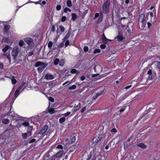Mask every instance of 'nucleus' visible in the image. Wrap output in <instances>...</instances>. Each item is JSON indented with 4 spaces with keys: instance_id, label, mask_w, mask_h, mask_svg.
Masks as SVG:
<instances>
[{
    "instance_id": "obj_1",
    "label": "nucleus",
    "mask_w": 160,
    "mask_h": 160,
    "mask_svg": "<svg viewBox=\"0 0 160 160\" xmlns=\"http://www.w3.org/2000/svg\"><path fill=\"white\" fill-rule=\"evenodd\" d=\"M19 52V47L16 46L13 48L11 53L14 62L16 63H19L22 61V59L20 56L17 57Z\"/></svg>"
},
{
    "instance_id": "obj_2",
    "label": "nucleus",
    "mask_w": 160,
    "mask_h": 160,
    "mask_svg": "<svg viewBox=\"0 0 160 160\" xmlns=\"http://www.w3.org/2000/svg\"><path fill=\"white\" fill-rule=\"evenodd\" d=\"M47 65V64L44 62L38 61L36 62L35 64V67H38V70L39 73H41Z\"/></svg>"
},
{
    "instance_id": "obj_3",
    "label": "nucleus",
    "mask_w": 160,
    "mask_h": 160,
    "mask_svg": "<svg viewBox=\"0 0 160 160\" xmlns=\"http://www.w3.org/2000/svg\"><path fill=\"white\" fill-rule=\"evenodd\" d=\"M110 4V0H107L105 2H104L102 7V11L101 12L102 14H106L108 12L109 10Z\"/></svg>"
},
{
    "instance_id": "obj_4",
    "label": "nucleus",
    "mask_w": 160,
    "mask_h": 160,
    "mask_svg": "<svg viewBox=\"0 0 160 160\" xmlns=\"http://www.w3.org/2000/svg\"><path fill=\"white\" fill-rule=\"evenodd\" d=\"M64 151L63 150H61L58 152L55 155H53L52 157V159L54 160H58V159L61 158L63 154Z\"/></svg>"
},
{
    "instance_id": "obj_5",
    "label": "nucleus",
    "mask_w": 160,
    "mask_h": 160,
    "mask_svg": "<svg viewBox=\"0 0 160 160\" xmlns=\"http://www.w3.org/2000/svg\"><path fill=\"white\" fill-rule=\"evenodd\" d=\"M25 42L30 47H32L34 46L33 40L30 38H26L24 39Z\"/></svg>"
},
{
    "instance_id": "obj_6",
    "label": "nucleus",
    "mask_w": 160,
    "mask_h": 160,
    "mask_svg": "<svg viewBox=\"0 0 160 160\" xmlns=\"http://www.w3.org/2000/svg\"><path fill=\"white\" fill-rule=\"evenodd\" d=\"M125 39L122 36V33L120 31H119L118 35L115 38V39L118 41H121Z\"/></svg>"
},
{
    "instance_id": "obj_7",
    "label": "nucleus",
    "mask_w": 160,
    "mask_h": 160,
    "mask_svg": "<svg viewBox=\"0 0 160 160\" xmlns=\"http://www.w3.org/2000/svg\"><path fill=\"white\" fill-rule=\"evenodd\" d=\"M48 128V126L47 125H45L43 126L42 129L40 130L38 134H40L43 135L47 131Z\"/></svg>"
},
{
    "instance_id": "obj_8",
    "label": "nucleus",
    "mask_w": 160,
    "mask_h": 160,
    "mask_svg": "<svg viewBox=\"0 0 160 160\" xmlns=\"http://www.w3.org/2000/svg\"><path fill=\"white\" fill-rule=\"evenodd\" d=\"M147 74H148V79H149L152 80L154 78V76L152 74V71L151 70H149Z\"/></svg>"
},
{
    "instance_id": "obj_9",
    "label": "nucleus",
    "mask_w": 160,
    "mask_h": 160,
    "mask_svg": "<svg viewBox=\"0 0 160 160\" xmlns=\"http://www.w3.org/2000/svg\"><path fill=\"white\" fill-rule=\"evenodd\" d=\"M101 137L99 135L98 136H95L92 139V142L93 143L98 142L100 139Z\"/></svg>"
},
{
    "instance_id": "obj_10",
    "label": "nucleus",
    "mask_w": 160,
    "mask_h": 160,
    "mask_svg": "<svg viewBox=\"0 0 160 160\" xmlns=\"http://www.w3.org/2000/svg\"><path fill=\"white\" fill-rule=\"evenodd\" d=\"M45 77L47 80L52 79L54 78L53 76L49 74H47L45 75Z\"/></svg>"
},
{
    "instance_id": "obj_11",
    "label": "nucleus",
    "mask_w": 160,
    "mask_h": 160,
    "mask_svg": "<svg viewBox=\"0 0 160 160\" xmlns=\"http://www.w3.org/2000/svg\"><path fill=\"white\" fill-rule=\"evenodd\" d=\"M33 129V126H30L28 127L27 130L28 133L29 134L28 136H30L31 135V132Z\"/></svg>"
},
{
    "instance_id": "obj_12",
    "label": "nucleus",
    "mask_w": 160,
    "mask_h": 160,
    "mask_svg": "<svg viewBox=\"0 0 160 160\" xmlns=\"http://www.w3.org/2000/svg\"><path fill=\"white\" fill-rule=\"evenodd\" d=\"M88 10H85V9H82L81 11H80L79 12L82 16L84 17L85 15L87 13Z\"/></svg>"
},
{
    "instance_id": "obj_13",
    "label": "nucleus",
    "mask_w": 160,
    "mask_h": 160,
    "mask_svg": "<svg viewBox=\"0 0 160 160\" xmlns=\"http://www.w3.org/2000/svg\"><path fill=\"white\" fill-rule=\"evenodd\" d=\"M50 156L48 153H46L44 157V160H54L52 159V157L50 158Z\"/></svg>"
},
{
    "instance_id": "obj_14",
    "label": "nucleus",
    "mask_w": 160,
    "mask_h": 160,
    "mask_svg": "<svg viewBox=\"0 0 160 160\" xmlns=\"http://www.w3.org/2000/svg\"><path fill=\"white\" fill-rule=\"evenodd\" d=\"M145 18V15L144 13H142L140 14L139 17L138 21V23H139V22L141 21L142 20H143Z\"/></svg>"
},
{
    "instance_id": "obj_15",
    "label": "nucleus",
    "mask_w": 160,
    "mask_h": 160,
    "mask_svg": "<svg viewBox=\"0 0 160 160\" xmlns=\"http://www.w3.org/2000/svg\"><path fill=\"white\" fill-rule=\"evenodd\" d=\"M137 146L143 148H147V146L144 143H142L138 144Z\"/></svg>"
},
{
    "instance_id": "obj_16",
    "label": "nucleus",
    "mask_w": 160,
    "mask_h": 160,
    "mask_svg": "<svg viewBox=\"0 0 160 160\" xmlns=\"http://www.w3.org/2000/svg\"><path fill=\"white\" fill-rule=\"evenodd\" d=\"M102 41L105 44L108 43V41H111L110 40L107 39L106 37L102 38Z\"/></svg>"
},
{
    "instance_id": "obj_17",
    "label": "nucleus",
    "mask_w": 160,
    "mask_h": 160,
    "mask_svg": "<svg viewBox=\"0 0 160 160\" xmlns=\"http://www.w3.org/2000/svg\"><path fill=\"white\" fill-rule=\"evenodd\" d=\"M9 29V26L5 25L3 31L4 32H7Z\"/></svg>"
},
{
    "instance_id": "obj_18",
    "label": "nucleus",
    "mask_w": 160,
    "mask_h": 160,
    "mask_svg": "<svg viewBox=\"0 0 160 160\" xmlns=\"http://www.w3.org/2000/svg\"><path fill=\"white\" fill-rule=\"evenodd\" d=\"M2 41L3 42L6 43H9L10 42V40L9 38L5 37L2 39Z\"/></svg>"
},
{
    "instance_id": "obj_19",
    "label": "nucleus",
    "mask_w": 160,
    "mask_h": 160,
    "mask_svg": "<svg viewBox=\"0 0 160 160\" xmlns=\"http://www.w3.org/2000/svg\"><path fill=\"white\" fill-rule=\"evenodd\" d=\"M71 34V32L68 31L66 35L65 36L64 38L63 39V40L65 41L67 40Z\"/></svg>"
},
{
    "instance_id": "obj_20",
    "label": "nucleus",
    "mask_w": 160,
    "mask_h": 160,
    "mask_svg": "<svg viewBox=\"0 0 160 160\" xmlns=\"http://www.w3.org/2000/svg\"><path fill=\"white\" fill-rule=\"evenodd\" d=\"M10 47L8 45H6L5 47L2 49V50L3 52L5 53L9 49Z\"/></svg>"
},
{
    "instance_id": "obj_21",
    "label": "nucleus",
    "mask_w": 160,
    "mask_h": 160,
    "mask_svg": "<svg viewBox=\"0 0 160 160\" xmlns=\"http://www.w3.org/2000/svg\"><path fill=\"white\" fill-rule=\"evenodd\" d=\"M149 110V112L151 114H153V113L155 112V109L154 108L150 107L148 109Z\"/></svg>"
},
{
    "instance_id": "obj_22",
    "label": "nucleus",
    "mask_w": 160,
    "mask_h": 160,
    "mask_svg": "<svg viewBox=\"0 0 160 160\" xmlns=\"http://www.w3.org/2000/svg\"><path fill=\"white\" fill-rule=\"evenodd\" d=\"M72 19L73 21H75L76 19L77 18V15L75 13H72Z\"/></svg>"
},
{
    "instance_id": "obj_23",
    "label": "nucleus",
    "mask_w": 160,
    "mask_h": 160,
    "mask_svg": "<svg viewBox=\"0 0 160 160\" xmlns=\"http://www.w3.org/2000/svg\"><path fill=\"white\" fill-rule=\"evenodd\" d=\"M65 59H62L61 61H59V65L60 66H62L64 65L65 63Z\"/></svg>"
},
{
    "instance_id": "obj_24",
    "label": "nucleus",
    "mask_w": 160,
    "mask_h": 160,
    "mask_svg": "<svg viewBox=\"0 0 160 160\" xmlns=\"http://www.w3.org/2000/svg\"><path fill=\"white\" fill-rule=\"evenodd\" d=\"M9 122V119L7 118H4L2 120V122L4 124H7Z\"/></svg>"
},
{
    "instance_id": "obj_25",
    "label": "nucleus",
    "mask_w": 160,
    "mask_h": 160,
    "mask_svg": "<svg viewBox=\"0 0 160 160\" xmlns=\"http://www.w3.org/2000/svg\"><path fill=\"white\" fill-rule=\"evenodd\" d=\"M66 120L65 117H62L60 118L59 119V122L60 123H62Z\"/></svg>"
},
{
    "instance_id": "obj_26",
    "label": "nucleus",
    "mask_w": 160,
    "mask_h": 160,
    "mask_svg": "<svg viewBox=\"0 0 160 160\" xmlns=\"http://www.w3.org/2000/svg\"><path fill=\"white\" fill-rule=\"evenodd\" d=\"M67 5L69 7H71L72 6V2L70 0H68L67 1Z\"/></svg>"
},
{
    "instance_id": "obj_27",
    "label": "nucleus",
    "mask_w": 160,
    "mask_h": 160,
    "mask_svg": "<svg viewBox=\"0 0 160 160\" xmlns=\"http://www.w3.org/2000/svg\"><path fill=\"white\" fill-rule=\"evenodd\" d=\"M20 91V90H19V89L18 88L16 91L15 93H14V96L16 98L19 95V92Z\"/></svg>"
},
{
    "instance_id": "obj_28",
    "label": "nucleus",
    "mask_w": 160,
    "mask_h": 160,
    "mask_svg": "<svg viewBox=\"0 0 160 160\" xmlns=\"http://www.w3.org/2000/svg\"><path fill=\"white\" fill-rule=\"evenodd\" d=\"M59 62V59L58 58H56L54 60V64L55 65H57Z\"/></svg>"
},
{
    "instance_id": "obj_29",
    "label": "nucleus",
    "mask_w": 160,
    "mask_h": 160,
    "mask_svg": "<svg viewBox=\"0 0 160 160\" xmlns=\"http://www.w3.org/2000/svg\"><path fill=\"white\" fill-rule=\"evenodd\" d=\"M81 105V103L79 102L78 105H76V104L75 105L74 108H76V109L78 110L80 108Z\"/></svg>"
},
{
    "instance_id": "obj_30",
    "label": "nucleus",
    "mask_w": 160,
    "mask_h": 160,
    "mask_svg": "<svg viewBox=\"0 0 160 160\" xmlns=\"http://www.w3.org/2000/svg\"><path fill=\"white\" fill-rule=\"evenodd\" d=\"M12 82L13 84H14L17 83V81L14 76L12 78Z\"/></svg>"
},
{
    "instance_id": "obj_31",
    "label": "nucleus",
    "mask_w": 160,
    "mask_h": 160,
    "mask_svg": "<svg viewBox=\"0 0 160 160\" xmlns=\"http://www.w3.org/2000/svg\"><path fill=\"white\" fill-rule=\"evenodd\" d=\"M59 28L62 32H63L64 31L65 29L63 26L60 25L59 26Z\"/></svg>"
},
{
    "instance_id": "obj_32",
    "label": "nucleus",
    "mask_w": 160,
    "mask_h": 160,
    "mask_svg": "<svg viewBox=\"0 0 160 160\" xmlns=\"http://www.w3.org/2000/svg\"><path fill=\"white\" fill-rule=\"evenodd\" d=\"M28 135H29V134L28 133H23L22 134V136L23 138H24V139L26 138H27V137Z\"/></svg>"
},
{
    "instance_id": "obj_33",
    "label": "nucleus",
    "mask_w": 160,
    "mask_h": 160,
    "mask_svg": "<svg viewBox=\"0 0 160 160\" xmlns=\"http://www.w3.org/2000/svg\"><path fill=\"white\" fill-rule=\"evenodd\" d=\"M48 112L51 114L54 113L55 112L54 111V109L53 108L49 109L48 110Z\"/></svg>"
},
{
    "instance_id": "obj_34",
    "label": "nucleus",
    "mask_w": 160,
    "mask_h": 160,
    "mask_svg": "<svg viewBox=\"0 0 160 160\" xmlns=\"http://www.w3.org/2000/svg\"><path fill=\"white\" fill-rule=\"evenodd\" d=\"M4 56H6L7 57V58L9 59V62H11V57L10 55V54H8V55L7 54V53H6L4 54Z\"/></svg>"
},
{
    "instance_id": "obj_35",
    "label": "nucleus",
    "mask_w": 160,
    "mask_h": 160,
    "mask_svg": "<svg viewBox=\"0 0 160 160\" xmlns=\"http://www.w3.org/2000/svg\"><path fill=\"white\" fill-rule=\"evenodd\" d=\"M127 106H124L122 108H121L120 110H119V112H120V114H121L122 112H123L125 110V109H126V108Z\"/></svg>"
},
{
    "instance_id": "obj_36",
    "label": "nucleus",
    "mask_w": 160,
    "mask_h": 160,
    "mask_svg": "<svg viewBox=\"0 0 160 160\" xmlns=\"http://www.w3.org/2000/svg\"><path fill=\"white\" fill-rule=\"evenodd\" d=\"M76 86L75 85H73L69 87L68 89L69 90L74 89H76Z\"/></svg>"
},
{
    "instance_id": "obj_37",
    "label": "nucleus",
    "mask_w": 160,
    "mask_h": 160,
    "mask_svg": "<svg viewBox=\"0 0 160 160\" xmlns=\"http://www.w3.org/2000/svg\"><path fill=\"white\" fill-rule=\"evenodd\" d=\"M101 52V50L99 49H96L94 51L93 53L96 54L97 53H100Z\"/></svg>"
},
{
    "instance_id": "obj_38",
    "label": "nucleus",
    "mask_w": 160,
    "mask_h": 160,
    "mask_svg": "<svg viewBox=\"0 0 160 160\" xmlns=\"http://www.w3.org/2000/svg\"><path fill=\"white\" fill-rule=\"evenodd\" d=\"M68 11L69 12H71V10L70 9L67 7L65 8L64 10V12L66 13Z\"/></svg>"
},
{
    "instance_id": "obj_39",
    "label": "nucleus",
    "mask_w": 160,
    "mask_h": 160,
    "mask_svg": "<svg viewBox=\"0 0 160 160\" xmlns=\"http://www.w3.org/2000/svg\"><path fill=\"white\" fill-rule=\"evenodd\" d=\"M52 42L50 41L48 42V47L50 49L52 47Z\"/></svg>"
},
{
    "instance_id": "obj_40",
    "label": "nucleus",
    "mask_w": 160,
    "mask_h": 160,
    "mask_svg": "<svg viewBox=\"0 0 160 160\" xmlns=\"http://www.w3.org/2000/svg\"><path fill=\"white\" fill-rule=\"evenodd\" d=\"M22 125L26 127L29 126V123L28 122H24L22 123Z\"/></svg>"
},
{
    "instance_id": "obj_41",
    "label": "nucleus",
    "mask_w": 160,
    "mask_h": 160,
    "mask_svg": "<svg viewBox=\"0 0 160 160\" xmlns=\"http://www.w3.org/2000/svg\"><path fill=\"white\" fill-rule=\"evenodd\" d=\"M103 91H101L97 93L96 94V95L98 97H99V96L101 95L103 93Z\"/></svg>"
},
{
    "instance_id": "obj_42",
    "label": "nucleus",
    "mask_w": 160,
    "mask_h": 160,
    "mask_svg": "<svg viewBox=\"0 0 160 160\" xmlns=\"http://www.w3.org/2000/svg\"><path fill=\"white\" fill-rule=\"evenodd\" d=\"M157 62V68L158 69V71L160 70V62Z\"/></svg>"
},
{
    "instance_id": "obj_43",
    "label": "nucleus",
    "mask_w": 160,
    "mask_h": 160,
    "mask_svg": "<svg viewBox=\"0 0 160 160\" xmlns=\"http://www.w3.org/2000/svg\"><path fill=\"white\" fill-rule=\"evenodd\" d=\"M70 72L72 73H77V70L75 69H73L71 70Z\"/></svg>"
},
{
    "instance_id": "obj_44",
    "label": "nucleus",
    "mask_w": 160,
    "mask_h": 160,
    "mask_svg": "<svg viewBox=\"0 0 160 160\" xmlns=\"http://www.w3.org/2000/svg\"><path fill=\"white\" fill-rule=\"evenodd\" d=\"M25 84V82H23L21 84V85L19 86V87L18 88L19 90H20V89L22 88L23 86Z\"/></svg>"
},
{
    "instance_id": "obj_45",
    "label": "nucleus",
    "mask_w": 160,
    "mask_h": 160,
    "mask_svg": "<svg viewBox=\"0 0 160 160\" xmlns=\"http://www.w3.org/2000/svg\"><path fill=\"white\" fill-rule=\"evenodd\" d=\"M65 41L63 40V41L58 46L59 48H62L64 46V42Z\"/></svg>"
},
{
    "instance_id": "obj_46",
    "label": "nucleus",
    "mask_w": 160,
    "mask_h": 160,
    "mask_svg": "<svg viewBox=\"0 0 160 160\" xmlns=\"http://www.w3.org/2000/svg\"><path fill=\"white\" fill-rule=\"evenodd\" d=\"M24 42L22 40H20L19 43V45L20 46H22L24 44Z\"/></svg>"
},
{
    "instance_id": "obj_47",
    "label": "nucleus",
    "mask_w": 160,
    "mask_h": 160,
    "mask_svg": "<svg viewBox=\"0 0 160 160\" xmlns=\"http://www.w3.org/2000/svg\"><path fill=\"white\" fill-rule=\"evenodd\" d=\"M71 114V112H68L67 113H64L63 115L65 117H67Z\"/></svg>"
},
{
    "instance_id": "obj_48",
    "label": "nucleus",
    "mask_w": 160,
    "mask_h": 160,
    "mask_svg": "<svg viewBox=\"0 0 160 160\" xmlns=\"http://www.w3.org/2000/svg\"><path fill=\"white\" fill-rule=\"evenodd\" d=\"M76 140V137L75 136H74L72 137L71 139V141L72 142V143L74 142Z\"/></svg>"
},
{
    "instance_id": "obj_49",
    "label": "nucleus",
    "mask_w": 160,
    "mask_h": 160,
    "mask_svg": "<svg viewBox=\"0 0 160 160\" xmlns=\"http://www.w3.org/2000/svg\"><path fill=\"white\" fill-rule=\"evenodd\" d=\"M111 132L112 133H115L117 132V130L115 128H113L111 130Z\"/></svg>"
},
{
    "instance_id": "obj_50",
    "label": "nucleus",
    "mask_w": 160,
    "mask_h": 160,
    "mask_svg": "<svg viewBox=\"0 0 160 160\" xmlns=\"http://www.w3.org/2000/svg\"><path fill=\"white\" fill-rule=\"evenodd\" d=\"M86 106L83 107L81 110V113H83L86 110Z\"/></svg>"
},
{
    "instance_id": "obj_51",
    "label": "nucleus",
    "mask_w": 160,
    "mask_h": 160,
    "mask_svg": "<svg viewBox=\"0 0 160 160\" xmlns=\"http://www.w3.org/2000/svg\"><path fill=\"white\" fill-rule=\"evenodd\" d=\"M70 43V42L69 40H67L66 41L65 43V47H67L68 46Z\"/></svg>"
},
{
    "instance_id": "obj_52",
    "label": "nucleus",
    "mask_w": 160,
    "mask_h": 160,
    "mask_svg": "<svg viewBox=\"0 0 160 160\" xmlns=\"http://www.w3.org/2000/svg\"><path fill=\"white\" fill-rule=\"evenodd\" d=\"M88 50V47L85 46L83 48V50L84 52H87Z\"/></svg>"
},
{
    "instance_id": "obj_53",
    "label": "nucleus",
    "mask_w": 160,
    "mask_h": 160,
    "mask_svg": "<svg viewBox=\"0 0 160 160\" xmlns=\"http://www.w3.org/2000/svg\"><path fill=\"white\" fill-rule=\"evenodd\" d=\"M61 6L60 5H58L56 7V9L57 10L59 11L61 9Z\"/></svg>"
},
{
    "instance_id": "obj_54",
    "label": "nucleus",
    "mask_w": 160,
    "mask_h": 160,
    "mask_svg": "<svg viewBox=\"0 0 160 160\" xmlns=\"http://www.w3.org/2000/svg\"><path fill=\"white\" fill-rule=\"evenodd\" d=\"M100 48L102 49H104L105 48L106 46L105 44H101L100 45Z\"/></svg>"
},
{
    "instance_id": "obj_55",
    "label": "nucleus",
    "mask_w": 160,
    "mask_h": 160,
    "mask_svg": "<svg viewBox=\"0 0 160 160\" xmlns=\"http://www.w3.org/2000/svg\"><path fill=\"white\" fill-rule=\"evenodd\" d=\"M147 25H148V29H149L150 27L152 26V24L150 22H148L147 23Z\"/></svg>"
},
{
    "instance_id": "obj_56",
    "label": "nucleus",
    "mask_w": 160,
    "mask_h": 160,
    "mask_svg": "<svg viewBox=\"0 0 160 160\" xmlns=\"http://www.w3.org/2000/svg\"><path fill=\"white\" fill-rule=\"evenodd\" d=\"M66 19V17L65 16H63L61 19V21L62 22H64Z\"/></svg>"
},
{
    "instance_id": "obj_57",
    "label": "nucleus",
    "mask_w": 160,
    "mask_h": 160,
    "mask_svg": "<svg viewBox=\"0 0 160 160\" xmlns=\"http://www.w3.org/2000/svg\"><path fill=\"white\" fill-rule=\"evenodd\" d=\"M56 148L62 149L63 148V147L62 146V145L59 144L58 145V146L56 147Z\"/></svg>"
},
{
    "instance_id": "obj_58",
    "label": "nucleus",
    "mask_w": 160,
    "mask_h": 160,
    "mask_svg": "<svg viewBox=\"0 0 160 160\" xmlns=\"http://www.w3.org/2000/svg\"><path fill=\"white\" fill-rule=\"evenodd\" d=\"M48 99L52 102H53L54 101V99L51 97H49L48 98Z\"/></svg>"
},
{
    "instance_id": "obj_59",
    "label": "nucleus",
    "mask_w": 160,
    "mask_h": 160,
    "mask_svg": "<svg viewBox=\"0 0 160 160\" xmlns=\"http://www.w3.org/2000/svg\"><path fill=\"white\" fill-rule=\"evenodd\" d=\"M51 31L52 32H54L55 31V26H54V25H53L52 26Z\"/></svg>"
},
{
    "instance_id": "obj_60",
    "label": "nucleus",
    "mask_w": 160,
    "mask_h": 160,
    "mask_svg": "<svg viewBox=\"0 0 160 160\" xmlns=\"http://www.w3.org/2000/svg\"><path fill=\"white\" fill-rule=\"evenodd\" d=\"M36 140L35 139L33 138L32 139H31L30 141H29V143H32L34 142Z\"/></svg>"
},
{
    "instance_id": "obj_61",
    "label": "nucleus",
    "mask_w": 160,
    "mask_h": 160,
    "mask_svg": "<svg viewBox=\"0 0 160 160\" xmlns=\"http://www.w3.org/2000/svg\"><path fill=\"white\" fill-rule=\"evenodd\" d=\"M92 154L91 153H90L89 154V155L88 156V158L87 160H90L91 158H92Z\"/></svg>"
},
{
    "instance_id": "obj_62",
    "label": "nucleus",
    "mask_w": 160,
    "mask_h": 160,
    "mask_svg": "<svg viewBox=\"0 0 160 160\" xmlns=\"http://www.w3.org/2000/svg\"><path fill=\"white\" fill-rule=\"evenodd\" d=\"M33 54V52L32 51L28 53V56H31Z\"/></svg>"
},
{
    "instance_id": "obj_63",
    "label": "nucleus",
    "mask_w": 160,
    "mask_h": 160,
    "mask_svg": "<svg viewBox=\"0 0 160 160\" xmlns=\"http://www.w3.org/2000/svg\"><path fill=\"white\" fill-rule=\"evenodd\" d=\"M140 22L144 24H146V21L145 19H144L143 20L141 21H140Z\"/></svg>"
},
{
    "instance_id": "obj_64",
    "label": "nucleus",
    "mask_w": 160,
    "mask_h": 160,
    "mask_svg": "<svg viewBox=\"0 0 160 160\" xmlns=\"http://www.w3.org/2000/svg\"><path fill=\"white\" fill-rule=\"evenodd\" d=\"M149 13L150 15L151 16V17L152 18L153 17V13L152 12H149Z\"/></svg>"
}]
</instances>
